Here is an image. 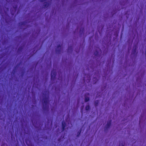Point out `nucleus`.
Returning <instances> with one entry per match:
<instances>
[{
  "instance_id": "14",
  "label": "nucleus",
  "mask_w": 146,
  "mask_h": 146,
  "mask_svg": "<svg viewBox=\"0 0 146 146\" xmlns=\"http://www.w3.org/2000/svg\"><path fill=\"white\" fill-rule=\"evenodd\" d=\"M80 132H81V130L80 131V132H78V134L77 135V136H79V135L80 134Z\"/></svg>"
},
{
  "instance_id": "7",
  "label": "nucleus",
  "mask_w": 146,
  "mask_h": 146,
  "mask_svg": "<svg viewBox=\"0 0 146 146\" xmlns=\"http://www.w3.org/2000/svg\"><path fill=\"white\" fill-rule=\"evenodd\" d=\"M111 121H110L109 122H108L106 126V128H108L111 125Z\"/></svg>"
},
{
  "instance_id": "6",
  "label": "nucleus",
  "mask_w": 146,
  "mask_h": 146,
  "mask_svg": "<svg viewBox=\"0 0 146 146\" xmlns=\"http://www.w3.org/2000/svg\"><path fill=\"white\" fill-rule=\"evenodd\" d=\"M49 5V3L47 2L44 3V8H47Z\"/></svg>"
},
{
  "instance_id": "17",
  "label": "nucleus",
  "mask_w": 146,
  "mask_h": 146,
  "mask_svg": "<svg viewBox=\"0 0 146 146\" xmlns=\"http://www.w3.org/2000/svg\"><path fill=\"white\" fill-rule=\"evenodd\" d=\"M72 49V48L71 47H69L68 48V50H71Z\"/></svg>"
},
{
  "instance_id": "16",
  "label": "nucleus",
  "mask_w": 146,
  "mask_h": 146,
  "mask_svg": "<svg viewBox=\"0 0 146 146\" xmlns=\"http://www.w3.org/2000/svg\"><path fill=\"white\" fill-rule=\"evenodd\" d=\"M119 146H123V144L120 143L119 145Z\"/></svg>"
},
{
  "instance_id": "22",
  "label": "nucleus",
  "mask_w": 146,
  "mask_h": 146,
  "mask_svg": "<svg viewBox=\"0 0 146 146\" xmlns=\"http://www.w3.org/2000/svg\"><path fill=\"white\" fill-rule=\"evenodd\" d=\"M20 36V37H21V36Z\"/></svg>"
},
{
  "instance_id": "20",
  "label": "nucleus",
  "mask_w": 146,
  "mask_h": 146,
  "mask_svg": "<svg viewBox=\"0 0 146 146\" xmlns=\"http://www.w3.org/2000/svg\"><path fill=\"white\" fill-rule=\"evenodd\" d=\"M120 36H121V37L122 36V35H121Z\"/></svg>"
},
{
  "instance_id": "15",
  "label": "nucleus",
  "mask_w": 146,
  "mask_h": 146,
  "mask_svg": "<svg viewBox=\"0 0 146 146\" xmlns=\"http://www.w3.org/2000/svg\"><path fill=\"white\" fill-rule=\"evenodd\" d=\"M94 54L95 55H97V54H98V52H96L94 53Z\"/></svg>"
},
{
  "instance_id": "4",
  "label": "nucleus",
  "mask_w": 146,
  "mask_h": 146,
  "mask_svg": "<svg viewBox=\"0 0 146 146\" xmlns=\"http://www.w3.org/2000/svg\"><path fill=\"white\" fill-rule=\"evenodd\" d=\"M26 24V22L25 21L20 22L19 24V26L21 28H23Z\"/></svg>"
},
{
  "instance_id": "13",
  "label": "nucleus",
  "mask_w": 146,
  "mask_h": 146,
  "mask_svg": "<svg viewBox=\"0 0 146 146\" xmlns=\"http://www.w3.org/2000/svg\"><path fill=\"white\" fill-rule=\"evenodd\" d=\"M46 1V0H40V1L41 2H44Z\"/></svg>"
},
{
  "instance_id": "10",
  "label": "nucleus",
  "mask_w": 146,
  "mask_h": 146,
  "mask_svg": "<svg viewBox=\"0 0 146 146\" xmlns=\"http://www.w3.org/2000/svg\"><path fill=\"white\" fill-rule=\"evenodd\" d=\"M90 107L89 105H87L86 106L85 109L86 110H88L89 109Z\"/></svg>"
},
{
  "instance_id": "3",
  "label": "nucleus",
  "mask_w": 146,
  "mask_h": 146,
  "mask_svg": "<svg viewBox=\"0 0 146 146\" xmlns=\"http://www.w3.org/2000/svg\"><path fill=\"white\" fill-rule=\"evenodd\" d=\"M56 76V70H53L51 71V80L54 79L55 78Z\"/></svg>"
},
{
  "instance_id": "9",
  "label": "nucleus",
  "mask_w": 146,
  "mask_h": 146,
  "mask_svg": "<svg viewBox=\"0 0 146 146\" xmlns=\"http://www.w3.org/2000/svg\"><path fill=\"white\" fill-rule=\"evenodd\" d=\"M85 101L86 102H88L89 100V98L88 97H86L85 98Z\"/></svg>"
},
{
  "instance_id": "12",
  "label": "nucleus",
  "mask_w": 146,
  "mask_h": 146,
  "mask_svg": "<svg viewBox=\"0 0 146 146\" xmlns=\"http://www.w3.org/2000/svg\"><path fill=\"white\" fill-rule=\"evenodd\" d=\"M13 8L15 10V11H16L17 9V5H16L15 7H13Z\"/></svg>"
},
{
  "instance_id": "19",
  "label": "nucleus",
  "mask_w": 146,
  "mask_h": 146,
  "mask_svg": "<svg viewBox=\"0 0 146 146\" xmlns=\"http://www.w3.org/2000/svg\"><path fill=\"white\" fill-rule=\"evenodd\" d=\"M95 79H96V78H94L93 80H95Z\"/></svg>"
},
{
  "instance_id": "5",
  "label": "nucleus",
  "mask_w": 146,
  "mask_h": 146,
  "mask_svg": "<svg viewBox=\"0 0 146 146\" xmlns=\"http://www.w3.org/2000/svg\"><path fill=\"white\" fill-rule=\"evenodd\" d=\"M62 50V48L61 46L60 45L58 46L57 48L56 49V51L57 52L60 53Z\"/></svg>"
},
{
  "instance_id": "2",
  "label": "nucleus",
  "mask_w": 146,
  "mask_h": 146,
  "mask_svg": "<svg viewBox=\"0 0 146 146\" xmlns=\"http://www.w3.org/2000/svg\"><path fill=\"white\" fill-rule=\"evenodd\" d=\"M62 131H63L66 128H68V127H69L70 126L67 127V125L66 124V123L64 121H62Z\"/></svg>"
},
{
  "instance_id": "11",
  "label": "nucleus",
  "mask_w": 146,
  "mask_h": 146,
  "mask_svg": "<svg viewBox=\"0 0 146 146\" xmlns=\"http://www.w3.org/2000/svg\"><path fill=\"white\" fill-rule=\"evenodd\" d=\"M22 48H23L22 47H19L18 49V51L19 52L20 51H21Z\"/></svg>"
},
{
  "instance_id": "18",
  "label": "nucleus",
  "mask_w": 146,
  "mask_h": 146,
  "mask_svg": "<svg viewBox=\"0 0 146 146\" xmlns=\"http://www.w3.org/2000/svg\"><path fill=\"white\" fill-rule=\"evenodd\" d=\"M70 124L71 125V126H70V127H71L72 126V125L71 124Z\"/></svg>"
},
{
  "instance_id": "1",
  "label": "nucleus",
  "mask_w": 146,
  "mask_h": 146,
  "mask_svg": "<svg viewBox=\"0 0 146 146\" xmlns=\"http://www.w3.org/2000/svg\"><path fill=\"white\" fill-rule=\"evenodd\" d=\"M48 99V95H46L45 98H44L43 108L44 110H47L49 107Z\"/></svg>"
},
{
  "instance_id": "8",
  "label": "nucleus",
  "mask_w": 146,
  "mask_h": 146,
  "mask_svg": "<svg viewBox=\"0 0 146 146\" xmlns=\"http://www.w3.org/2000/svg\"><path fill=\"white\" fill-rule=\"evenodd\" d=\"M136 46L135 47L134 49L132 51V54H135V53L136 52Z\"/></svg>"
},
{
  "instance_id": "21",
  "label": "nucleus",
  "mask_w": 146,
  "mask_h": 146,
  "mask_svg": "<svg viewBox=\"0 0 146 146\" xmlns=\"http://www.w3.org/2000/svg\"><path fill=\"white\" fill-rule=\"evenodd\" d=\"M68 124H70V123H68Z\"/></svg>"
}]
</instances>
